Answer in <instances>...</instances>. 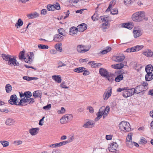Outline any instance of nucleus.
<instances>
[{"instance_id": "nucleus-34", "label": "nucleus", "mask_w": 153, "mask_h": 153, "mask_svg": "<svg viewBox=\"0 0 153 153\" xmlns=\"http://www.w3.org/2000/svg\"><path fill=\"white\" fill-rule=\"evenodd\" d=\"M142 68V66L141 65L137 63H136L135 65L134 66V68L138 71L140 70Z\"/></svg>"}, {"instance_id": "nucleus-52", "label": "nucleus", "mask_w": 153, "mask_h": 153, "mask_svg": "<svg viewBox=\"0 0 153 153\" xmlns=\"http://www.w3.org/2000/svg\"><path fill=\"white\" fill-rule=\"evenodd\" d=\"M53 5L55 7V9L59 10L60 9V5L58 2H56L55 4H53Z\"/></svg>"}, {"instance_id": "nucleus-33", "label": "nucleus", "mask_w": 153, "mask_h": 153, "mask_svg": "<svg viewBox=\"0 0 153 153\" xmlns=\"http://www.w3.org/2000/svg\"><path fill=\"white\" fill-rule=\"evenodd\" d=\"M101 27L103 31H105L106 29L108 27V22H106L105 23H102Z\"/></svg>"}, {"instance_id": "nucleus-51", "label": "nucleus", "mask_w": 153, "mask_h": 153, "mask_svg": "<svg viewBox=\"0 0 153 153\" xmlns=\"http://www.w3.org/2000/svg\"><path fill=\"white\" fill-rule=\"evenodd\" d=\"M83 46L81 45H79L77 46V50L79 52L82 53V51Z\"/></svg>"}, {"instance_id": "nucleus-3", "label": "nucleus", "mask_w": 153, "mask_h": 153, "mask_svg": "<svg viewBox=\"0 0 153 153\" xmlns=\"http://www.w3.org/2000/svg\"><path fill=\"white\" fill-rule=\"evenodd\" d=\"M120 129L124 132H129L131 130L129 123L124 121H122L119 125Z\"/></svg>"}, {"instance_id": "nucleus-9", "label": "nucleus", "mask_w": 153, "mask_h": 153, "mask_svg": "<svg viewBox=\"0 0 153 153\" xmlns=\"http://www.w3.org/2000/svg\"><path fill=\"white\" fill-rule=\"evenodd\" d=\"M112 89L111 87L108 88V90L105 92L103 95V99L104 100H107L111 96L112 94Z\"/></svg>"}, {"instance_id": "nucleus-20", "label": "nucleus", "mask_w": 153, "mask_h": 153, "mask_svg": "<svg viewBox=\"0 0 153 153\" xmlns=\"http://www.w3.org/2000/svg\"><path fill=\"white\" fill-rule=\"evenodd\" d=\"M16 61V57H13L11 56L8 60V64L10 65H14V63Z\"/></svg>"}, {"instance_id": "nucleus-24", "label": "nucleus", "mask_w": 153, "mask_h": 153, "mask_svg": "<svg viewBox=\"0 0 153 153\" xmlns=\"http://www.w3.org/2000/svg\"><path fill=\"white\" fill-rule=\"evenodd\" d=\"M62 44L60 42H58L56 43L55 45V48L56 51L60 52H61L62 51Z\"/></svg>"}, {"instance_id": "nucleus-42", "label": "nucleus", "mask_w": 153, "mask_h": 153, "mask_svg": "<svg viewBox=\"0 0 153 153\" xmlns=\"http://www.w3.org/2000/svg\"><path fill=\"white\" fill-rule=\"evenodd\" d=\"M25 51H21L19 53V59L21 60L24 59V57Z\"/></svg>"}, {"instance_id": "nucleus-50", "label": "nucleus", "mask_w": 153, "mask_h": 153, "mask_svg": "<svg viewBox=\"0 0 153 153\" xmlns=\"http://www.w3.org/2000/svg\"><path fill=\"white\" fill-rule=\"evenodd\" d=\"M51 108V104H48L47 105L44 106L43 108L45 110L48 111Z\"/></svg>"}, {"instance_id": "nucleus-19", "label": "nucleus", "mask_w": 153, "mask_h": 153, "mask_svg": "<svg viewBox=\"0 0 153 153\" xmlns=\"http://www.w3.org/2000/svg\"><path fill=\"white\" fill-rule=\"evenodd\" d=\"M88 64L90 65L91 67L92 68L99 67L102 65L100 63H95V62L92 61L89 62L88 63Z\"/></svg>"}, {"instance_id": "nucleus-36", "label": "nucleus", "mask_w": 153, "mask_h": 153, "mask_svg": "<svg viewBox=\"0 0 153 153\" xmlns=\"http://www.w3.org/2000/svg\"><path fill=\"white\" fill-rule=\"evenodd\" d=\"M10 56H11L5 54H2L1 55V57L5 61H8Z\"/></svg>"}, {"instance_id": "nucleus-13", "label": "nucleus", "mask_w": 153, "mask_h": 153, "mask_svg": "<svg viewBox=\"0 0 153 153\" xmlns=\"http://www.w3.org/2000/svg\"><path fill=\"white\" fill-rule=\"evenodd\" d=\"M109 73V72L104 68H100L99 69V74L103 77L105 78Z\"/></svg>"}, {"instance_id": "nucleus-5", "label": "nucleus", "mask_w": 153, "mask_h": 153, "mask_svg": "<svg viewBox=\"0 0 153 153\" xmlns=\"http://www.w3.org/2000/svg\"><path fill=\"white\" fill-rule=\"evenodd\" d=\"M34 102L33 98L30 97L28 98H25L24 97L23 99H21L19 103L18 104L19 105H23L22 103H27L28 104H31Z\"/></svg>"}, {"instance_id": "nucleus-61", "label": "nucleus", "mask_w": 153, "mask_h": 153, "mask_svg": "<svg viewBox=\"0 0 153 153\" xmlns=\"http://www.w3.org/2000/svg\"><path fill=\"white\" fill-rule=\"evenodd\" d=\"M65 112V109L63 107H62L61 110H59L58 111V113H64Z\"/></svg>"}, {"instance_id": "nucleus-55", "label": "nucleus", "mask_w": 153, "mask_h": 153, "mask_svg": "<svg viewBox=\"0 0 153 153\" xmlns=\"http://www.w3.org/2000/svg\"><path fill=\"white\" fill-rule=\"evenodd\" d=\"M134 49V47H132L131 48H128L126 50V51L127 52H134L135 51Z\"/></svg>"}, {"instance_id": "nucleus-35", "label": "nucleus", "mask_w": 153, "mask_h": 153, "mask_svg": "<svg viewBox=\"0 0 153 153\" xmlns=\"http://www.w3.org/2000/svg\"><path fill=\"white\" fill-rule=\"evenodd\" d=\"M102 112L103 111L100 112L99 111L96 114L97 117H96L94 120L95 121H97L100 119L102 117Z\"/></svg>"}, {"instance_id": "nucleus-43", "label": "nucleus", "mask_w": 153, "mask_h": 153, "mask_svg": "<svg viewBox=\"0 0 153 153\" xmlns=\"http://www.w3.org/2000/svg\"><path fill=\"white\" fill-rule=\"evenodd\" d=\"M47 8L49 11H53L55 10V7L53 5L49 4L47 5Z\"/></svg>"}, {"instance_id": "nucleus-38", "label": "nucleus", "mask_w": 153, "mask_h": 153, "mask_svg": "<svg viewBox=\"0 0 153 153\" xmlns=\"http://www.w3.org/2000/svg\"><path fill=\"white\" fill-rule=\"evenodd\" d=\"M24 94L25 95V98H28L32 96V94L31 92L29 91H27L24 92Z\"/></svg>"}, {"instance_id": "nucleus-30", "label": "nucleus", "mask_w": 153, "mask_h": 153, "mask_svg": "<svg viewBox=\"0 0 153 153\" xmlns=\"http://www.w3.org/2000/svg\"><path fill=\"white\" fill-rule=\"evenodd\" d=\"M58 32L59 34L63 36H66L67 33L65 30L62 28H60L58 30Z\"/></svg>"}, {"instance_id": "nucleus-49", "label": "nucleus", "mask_w": 153, "mask_h": 153, "mask_svg": "<svg viewBox=\"0 0 153 153\" xmlns=\"http://www.w3.org/2000/svg\"><path fill=\"white\" fill-rule=\"evenodd\" d=\"M118 10L117 8L113 9L111 11V14L113 15L117 14L118 13Z\"/></svg>"}, {"instance_id": "nucleus-28", "label": "nucleus", "mask_w": 153, "mask_h": 153, "mask_svg": "<svg viewBox=\"0 0 153 153\" xmlns=\"http://www.w3.org/2000/svg\"><path fill=\"white\" fill-rule=\"evenodd\" d=\"M145 71L146 73H152L153 71V67L151 64L149 65L146 66Z\"/></svg>"}, {"instance_id": "nucleus-7", "label": "nucleus", "mask_w": 153, "mask_h": 153, "mask_svg": "<svg viewBox=\"0 0 153 153\" xmlns=\"http://www.w3.org/2000/svg\"><path fill=\"white\" fill-rule=\"evenodd\" d=\"M125 58V56L123 54L117 55L113 57L114 60L116 62H120L123 61Z\"/></svg>"}, {"instance_id": "nucleus-8", "label": "nucleus", "mask_w": 153, "mask_h": 153, "mask_svg": "<svg viewBox=\"0 0 153 153\" xmlns=\"http://www.w3.org/2000/svg\"><path fill=\"white\" fill-rule=\"evenodd\" d=\"M147 89V88H143V86L141 85H140L136 86L135 88H134L133 91L134 92V94L136 93L138 94L141 92L144 91Z\"/></svg>"}, {"instance_id": "nucleus-63", "label": "nucleus", "mask_w": 153, "mask_h": 153, "mask_svg": "<svg viewBox=\"0 0 153 153\" xmlns=\"http://www.w3.org/2000/svg\"><path fill=\"white\" fill-rule=\"evenodd\" d=\"M47 13V11L46 9H43L41 11V14L45 15Z\"/></svg>"}, {"instance_id": "nucleus-1", "label": "nucleus", "mask_w": 153, "mask_h": 153, "mask_svg": "<svg viewBox=\"0 0 153 153\" xmlns=\"http://www.w3.org/2000/svg\"><path fill=\"white\" fill-rule=\"evenodd\" d=\"M133 90H134L133 88L130 89H128V88L126 87L122 88H119L117 90V91L121 92L123 91L122 92V95L124 97L126 98L134 94Z\"/></svg>"}, {"instance_id": "nucleus-18", "label": "nucleus", "mask_w": 153, "mask_h": 153, "mask_svg": "<svg viewBox=\"0 0 153 153\" xmlns=\"http://www.w3.org/2000/svg\"><path fill=\"white\" fill-rule=\"evenodd\" d=\"M146 81H150L153 79V74L152 73H147L145 76Z\"/></svg>"}, {"instance_id": "nucleus-15", "label": "nucleus", "mask_w": 153, "mask_h": 153, "mask_svg": "<svg viewBox=\"0 0 153 153\" xmlns=\"http://www.w3.org/2000/svg\"><path fill=\"white\" fill-rule=\"evenodd\" d=\"M94 124L95 123L93 121H88L83 125V127L85 128H92L94 126Z\"/></svg>"}, {"instance_id": "nucleus-46", "label": "nucleus", "mask_w": 153, "mask_h": 153, "mask_svg": "<svg viewBox=\"0 0 153 153\" xmlns=\"http://www.w3.org/2000/svg\"><path fill=\"white\" fill-rule=\"evenodd\" d=\"M147 142L146 139L143 137H142L140 139L139 144H145Z\"/></svg>"}, {"instance_id": "nucleus-32", "label": "nucleus", "mask_w": 153, "mask_h": 153, "mask_svg": "<svg viewBox=\"0 0 153 153\" xmlns=\"http://www.w3.org/2000/svg\"><path fill=\"white\" fill-rule=\"evenodd\" d=\"M85 69V68L84 67H80L77 68H74V71L78 73H82L84 71Z\"/></svg>"}, {"instance_id": "nucleus-47", "label": "nucleus", "mask_w": 153, "mask_h": 153, "mask_svg": "<svg viewBox=\"0 0 153 153\" xmlns=\"http://www.w3.org/2000/svg\"><path fill=\"white\" fill-rule=\"evenodd\" d=\"M0 143L4 147H6L9 146V142L6 141H0Z\"/></svg>"}, {"instance_id": "nucleus-40", "label": "nucleus", "mask_w": 153, "mask_h": 153, "mask_svg": "<svg viewBox=\"0 0 153 153\" xmlns=\"http://www.w3.org/2000/svg\"><path fill=\"white\" fill-rule=\"evenodd\" d=\"M68 143V141L65 140L59 143H56V145L57 146V147H58L62 146L65 145Z\"/></svg>"}, {"instance_id": "nucleus-21", "label": "nucleus", "mask_w": 153, "mask_h": 153, "mask_svg": "<svg viewBox=\"0 0 153 153\" xmlns=\"http://www.w3.org/2000/svg\"><path fill=\"white\" fill-rule=\"evenodd\" d=\"M15 123V121L14 119L11 118H8L5 121V124L7 125L12 126Z\"/></svg>"}, {"instance_id": "nucleus-64", "label": "nucleus", "mask_w": 153, "mask_h": 153, "mask_svg": "<svg viewBox=\"0 0 153 153\" xmlns=\"http://www.w3.org/2000/svg\"><path fill=\"white\" fill-rule=\"evenodd\" d=\"M50 52L52 54H56L57 53L56 51L54 49H51L50 50Z\"/></svg>"}, {"instance_id": "nucleus-54", "label": "nucleus", "mask_w": 153, "mask_h": 153, "mask_svg": "<svg viewBox=\"0 0 153 153\" xmlns=\"http://www.w3.org/2000/svg\"><path fill=\"white\" fill-rule=\"evenodd\" d=\"M141 85H143V86L144 88H148V87H147L148 84L147 82L145 81H143L141 83Z\"/></svg>"}, {"instance_id": "nucleus-41", "label": "nucleus", "mask_w": 153, "mask_h": 153, "mask_svg": "<svg viewBox=\"0 0 153 153\" xmlns=\"http://www.w3.org/2000/svg\"><path fill=\"white\" fill-rule=\"evenodd\" d=\"M99 16L97 13H95L91 16V19L94 21L98 20L99 19Z\"/></svg>"}, {"instance_id": "nucleus-17", "label": "nucleus", "mask_w": 153, "mask_h": 153, "mask_svg": "<svg viewBox=\"0 0 153 153\" xmlns=\"http://www.w3.org/2000/svg\"><path fill=\"white\" fill-rule=\"evenodd\" d=\"M79 31L77 28L75 27H72L70 29V33L71 35H73L77 34V33Z\"/></svg>"}, {"instance_id": "nucleus-44", "label": "nucleus", "mask_w": 153, "mask_h": 153, "mask_svg": "<svg viewBox=\"0 0 153 153\" xmlns=\"http://www.w3.org/2000/svg\"><path fill=\"white\" fill-rule=\"evenodd\" d=\"M38 47L40 49H48L49 48L48 45H45L42 44L38 45Z\"/></svg>"}, {"instance_id": "nucleus-31", "label": "nucleus", "mask_w": 153, "mask_h": 153, "mask_svg": "<svg viewBox=\"0 0 153 153\" xmlns=\"http://www.w3.org/2000/svg\"><path fill=\"white\" fill-rule=\"evenodd\" d=\"M23 24V22L21 19H18L17 23L15 24V26L17 28H19L21 26H22Z\"/></svg>"}, {"instance_id": "nucleus-62", "label": "nucleus", "mask_w": 153, "mask_h": 153, "mask_svg": "<svg viewBox=\"0 0 153 153\" xmlns=\"http://www.w3.org/2000/svg\"><path fill=\"white\" fill-rule=\"evenodd\" d=\"M23 79L27 81H31V77L29 76H25L23 77Z\"/></svg>"}, {"instance_id": "nucleus-14", "label": "nucleus", "mask_w": 153, "mask_h": 153, "mask_svg": "<svg viewBox=\"0 0 153 153\" xmlns=\"http://www.w3.org/2000/svg\"><path fill=\"white\" fill-rule=\"evenodd\" d=\"M87 27V25L84 23H82L77 27L78 30L79 32H83L86 30Z\"/></svg>"}, {"instance_id": "nucleus-56", "label": "nucleus", "mask_w": 153, "mask_h": 153, "mask_svg": "<svg viewBox=\"0 0 153 153\" xmlns=\"http://www.w3.org/2000/svg\"><path fill=\"white\" fill-rule=\"evenodd\" d=\"M58 64L59 65L57 67V68H59L62 66H64L66 65L63 63L61 61H60L58 62Z\"/></svg>"}, {"instance_id": "nucleus-45", "label": "nucleus", "mask_w": 153, "mask_h": 153, "mask_svg": "<svg viewBox=\"0 0 153 153\" xmlns=\"http://www.w3.org/2000/svg\"><path fill=\"white\" fill-rule=\"evenodd\" d=\"M134 47V49L135 51H138L139 50L142 49L143 47V45H137L136 46H135Z\"/></svg>"}, {"instance_id": "nucleus-22", "label": "nucleus", "mask_w": 153, "mask_h": 153, "mask_svg": "<svg viewBox=\"0 0 153 153\" xmlns=\"http://www.w3.org/2000/svg\"><path fill=\"white\" fill-rule=\"evenodd\" d=\"M39 16V14L36 12H34L27 15V17L29 19H34L38 17Z\"/></svg>"}, {"instance_id": "nucleus-39", "label": "nucleus", "mask_w": 153, "mask_h": 153, "mask_svg": "<svg viewBox=\"0 0 153 153\" xmlns=\"http://www.w3.org/2000/svg\"><path fill=\"white\" fill-rule=\"evenodd\" d=\"M5 89L7 93L10 92L12 90V87L10 84H7L5 86Z\"/></svg>"}, {"instance_id": "nucleus-26", "label": "nucleus", "mask_w": 153, "mask_h": 153, "mask_svg": "<svg viewBox=\"0 0 153 153\" xmlns=\"http://www.w3.org/2000/svg\"><path fill=\"white\" fill-rule=\"evenodd\" d=\"M52 78L55 80L56 82L60 83L62 81L61 77L59 75H53L52 77Z\"/></svg>"}, {"instance_id": "nucleus-29", "label": "nucleus", "mask_w": 153, "mask_h": 153, "mask_svg": "<svg viewBox=\"0 0 153 153\" xmlns=\"http://www.w3.org/2000/svg\"><path fill=\"white\" fill-rule=\"evenodd\" d=\"M112 67L115 69H121L124 66V64L120 63L116 65H112Z\"/></svg>"}, {"instance_id": "nucleus-57", "label": "nucleus", "mask_w": 153, "mask_h": 153, "mask_svg": "<svg viewBox=\"0 0 153 153\" xmlns=\"http://www.w3.org/2000/svg\"><path fill=\"white\" fill-rule=\"evenodd\" d=\"M87 109H88L89 112L91 113H93L94 112V109L91 106H88L87 108Z\"/></svg>"}, {"instance_id": "nucleus-10", "label": "nucleus", "mask_w": 153, "mask_h": 153, "mask_svg": "<svg viewBox=\"0 0 153 153\" xmlns=\"http://www.w3.org/2000/svg\"><path fill=\"white\" fill-rule=\"evenodd\" d=\"M117 145L116 143L113 142L109 145L108 149L109 151L111 152H115L117 151Z\"/></svg>"}, {"instance_id": "nucleus-12", "label": "nucleus", "mask_w": 153, "mask_h": 153, "mask_svg": "<svg viewBox=\"0 0 153 153\" xmlns=\"http://www.w3.org/2000/svg\"><path fill=\"white\" fill-rule=\"evenodd\" d=\"M17 97L16 94L11 95L10 97V99L8 101L9 103L11 105H18L17 104Z\"/></svg>"}, {"instance_id": "nucleus-23", "label": "nucleus", "mask_w": 153, "mask_h": 153, "mask_svg": "<svg viewBox=\"0 0 153 153\" xmlns=\"http://www.w3.org/2000/svg\"><path fill=\"white\" fill-rule=\"evenodd\" d=\"M39 130L38 128H32L30 129L29 132L31 135H35L37 134V131Z\"/></svg>"}, {"instance_id": "nucleus-53", "label": "nucleus", "mask_w": 153, "mask_h": 153, "mask_svg": "<svg viewBox=\"0 0 153 153\" xmlns=\"http://www.w3.org/2000/svg\"><path fill=\"white\" fill-rule=\"evenodd\" d=\"M42 95L41 93H39L37 94L36 93H35L33 92V96L35 97H41Z\"/></svg>"}, {"instance_id": "nucleus-25", "label": "nucleus", "mask_w": 153, "mask_h": 153, "mask_svg": "<svg viewBox=\"0 0 153 153\" xmlns=\"http://www.w3.org/2000/svg\"><path fill=\"white\" fill-rule=\"evenodd\" d=\"M122 26L130 30L132 29L134 27L131 23H124L122 24Z\"/></svg>"}, {"instance_id": "nucleus-4", "label": "nucleus", "mask_w": 153, "mask_h": 153, "mask_svg": "<svg viewBox=\"0 0 153 153\" xmlns=\"http://www.w3.org/2000/svg\"><path fill=\"white\" fill-rule=\"evenodd\" d=\"M72 118L73 116L72 114H66L61 118L60 120V122L62 124H65L71 121Z\"/></svg>"}, {"instance_id": "nucleus-16", "label": "nucleus", "mask_w": 153, "mask_h": 153, "mask_svg": "<svg viewBox=\"0 0 153 153\" xmlns=\"http://www.w3.org/2000/svg\"><path fill=\"white\" fill-rule=\"evenodd\" d=\"M142 54L147 57H150L153 56V52L150 50H147L143 51Z\"/></svg>"}, {"instance_id": "nucleus-48", "label": "nucleus", "mask_w": 153, "mask_h": 153, "mask_svg": "<svg viewBox=\"0 0 153 153\" xmlns=\"http://www.w3.org/2000/svg\"><path fill=\"white\" fill-rule=\"evenodd\" d=\"M134 0H124V4L126 5H129L131 3L133 2Z\"/></svg>"}, {"instance_id": "nucleus-58", "label": "nucleus", "mask_w": 153, "mask_h": 153, "mask_svg": "<svg viewBox=\"0 0 153 153\" xmlns=\"http://www.w3.org/2000/svg\"><path fill=\"white\" fill-rule=\"evenodd\" d=\"M84 72L83 73V75L84 76L88 75L90 74V72L88 70H85L84 71Z\"/></svg>"}, {"instance_id": "nucleus-59", "label": "nucleus", "mask_w": 153, "mask_h": 153, "mask_svg": "<svg viewBox=\"0 0 153 153\" xmlns=\"http://www.w3.org/2000/svg\"><path fill=\"white\" fill-rule=\"evenodd\" d=\"M101 20L102 22H108V20L107 19H105V17L104 16H101L100 17Z\"/></svg>"}, {"instance_id": "nucleus-11", "label": "nucleus", "mask_w": 153, "mask_h": 153, "mask_svg": "<svg viewBox=\"0 0 153 153\" xmlns=\"http://www.w3.org/2000/svg\"><path fill=\"white\" fill-rule=\"evenodd\" d=\"M134 36L135 38L140 36L142 34V32L137 27H135L134 28L133 31Z\"/></svg>"}, {"instance_id": "nucleus-60", "label": "nucleus", "mask_w": 153, "mask_h": 153, "mask_svg": "<svg viewBox=\"0 0 153 153\" xmlns=\"http://www.w3.org/2000/svg\"><path fill=\"white\" fill-rule=\"evenodd\" d=\"M65 82H63L60 85L61 87L62 88H68V87H67V86H66L65 85H64L65 84Z\"/></svg>"}, {"instance_id": "nucleus-27", "label": "nucleus", "mask_w": 153, "mask_h": 153, "mask_svg": "<svg viewBox=\"0 0 153 153\" xmlns=\"http://www.w3.org/2000/svg\"><path fill=\"white\" fill-rule=\"evenodd\" d=\"M114 74L111 73H109L106 77L105 78L108 80L109 82H112L114 80Z\"/></svg>"}, {"instance_id": "nucleus-6", "label": "nucleus", "mask_w": 153, "mask_h": 153, "mask_svg": "<svg viewBox=\"0 0 153 153\" xmlns=\"http://www.w3.org/2000/svg\"><path fill=\"white\" fill-rule=\"evenodd\" d=\"M132 134L129 133L127 135L126 139V144L127 146L129 148H131L133 147L132 140Z\"/></svg>"}, {"instance_id": "nucleus-2", "label": "nucleus", "mask_w": 153, "mask_h": 153, "mask_svg": "<svg viewBox=\"0 0 153 153\" xmlns=\"http://www.w3.org/2000/svg\"><path fill=\"white\" fill-rule=\"evenodd\" d=\"M145 13L143 11H139L133 14L131 16L132 20L136 22H140L145 18Z\"/></svg>"}, {"instance_id": "nucleus-37", "label": "nucleus", "mask_w": 153, "mask_h": 153, "mask_svg": "<svg viewBox=\"0 0 153 153\" xmlns=\"http://www.w3.org/2000/svg\"><path fill=\"white\" fill-rule=\"evenodd\" d=\"M123 77L122 74H119L115 78V80L116 82H119L123 80Z\"/></svg>"}]
</instances>
